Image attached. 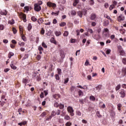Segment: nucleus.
<instances>
[{
  "label": "nucleus",
  "instance_id": "5fc2aeb1",
  "mask_svg": "<svg viewBox=\"0 0 126 126\" xmlns=\"http://www.w3.org/2000/svg\"><path fill=\"white\" fill-rule=\"evenodd\" d=\"M114 8H115V5L112 4V5H110V6L109 7V10H112Z\"/></svg>",
  "mask_w": 126,
  "mask_h": 126
},
{
  "label": "nucleus",
  "instance_id": "69168bd1",
  "mask_svg": "<svg viewBox=\"0 0 126 126\" xmlns=\"http://www.w3.org/2000/svg\"><path fill=\"white\" fill-rule=\"evenodd\" d=\"M122 72L123 73H124L125 75H126V68H124L123 69H122Z\"/></svg>",
  "mask_w": 126,
  "mask_h": 126
},
{
  "label": "nucleus",
  "instance_id": "4be33fe9",
  "mask_svg": "<svg viewBox=\"0 0 126 126\" xmlns=\"http://www.w3.org/2000/svg\"><path fill=\"white\" fill-rule=\"evenodd\" d=\"M77 14H78V16H79V17H80V18H81L82 17V15H83L82 11H78Z\"/></svg>",
  "mask_w": 126,
  "mask_h": 126
},
{
  "label": "nucleus",
  "instance_id": "8fccbe9b",
  "mask_svg": "<svg viewBox=\"0 0 126 126\" xmlns=\"http://www.w3.org/2000/svg\"><path fill=\"white\" fill-rule=\"evenodd\" d=\"M68 26L69 28H71V27H73V24L71 23H68Z\"/></svg>",
  "mask_w": 126,
  "mask_h": 126
},
{
  "label": "nucleus",
  "instance_id": "49530a36",
  "mask_svg": "<svg viewBox=\"0 0 126 126\" xmlns=\"http://www.w3.org/2000/svg\"><path fill=\"white\" fill-rule=\"evenodd\" d=\"M12 31L13 32V34H15L16 33H17V30L15 28H12Z\"/></svg>",
  "mask_w": 126,
  "mask_h": 126
},
{
  "label": "nucleus",
  "instance_id": "4c0bfd02",
  "mask_svg": "<svg viewBox=\"0 0 126 126\" xmlns=\"http://www.w3.org/2000/svg\"><path fill=\"white\" fill-rule=\"evenodd\" d=\"M55 77L56 80H60V75L59 74H55Z\"/></svg>",
  "mask_w": 126,
  "mask_h": 126
},
{
  "label": "nucleus",
  "instance_id": "0e129e2a",
  "mask_svg": "<svg viewBox=\"0 0 126 126\" xmlns=\"http://www.w3.org/2000/svg\"><path fill=\"white\" fill-rule=\"evenodd\" d=\"M61 114V111L60 110H58L56 112V115H57V116H59Z\"/></svg>",
  "mask_w": 126,
  "mask_h": 126
},
{
  "label": "nucleus",
  "instance_id": "2f4dec72",
  "mask_svg": "<svg viewBox=\"0 0 126 126\" xmlns=\"http://www.w3.org/2000/svg\"><path fill=\"white\" fill-rule=\"evenodd\" d=\"M64 119L66 121H69L70 120V117H69V116L66 115V116H64Z\"/></svg>",
  "mask_w": 126,
  "mask_h": 126
},
{
  "label": "nucleus",
  "instance_id": "7c9ffc66",
  "mask_svg": "<svg viewBox=\"0 0 126 126\" xmlns=\"http://www.w3.org/2000/svg\"><path fill=\"white\" fill-rule=\"evenodd\" d=\"M32 29V25L31 24H29L28 26V31H30Z\"/></svg>",
  "mask_w": 126,
  "mask_h": 126
},
{
  "label": "nucleus",
  "instance_id": "bf43d9fd",
  "mask_svg": "<svg viewBox=\"0 0 126 126\" xmlns=\"http://www.w3.org/2000/svg\"><path fill=\"white\" fill-rule=\"evenodd\" d=\"M52 118H53L52 117V116H49V117H47L46 119V121H51V120H52Z\"/></svg>",
  "mask_w": 126,
  "mask_h": 126
},
{
  "label": "nucleus",
  "instance_id": "a211bd4d",
  "mask_svg": "<svg viewBox=\"0 0 126 126\" xmlns=\"http://www.w3.org/2000/svg\"><path fill=\"white\" fill-rule=\"evenodd\" d=\"M60 14V11H57V12L55 13V12H52L51 14L52 15H55V16H58Z\"/></svg>",
  "mask_w": 126,
  "mask_h": 126
},
{
  "label": "nucleus",
  "instance_id": "6e6d98bb",
  "mask_svg": "<svg viewBox=\"0 0 126 126\" xmlns=\"http://www.w3.org/2000/svg\"><path fill=\"white\" fill-rule=\"evenodd\" d=\"M70 41H71V43L72 44H73V43H75V42H76V39H73V38H71Z\"/></svg>",
  "mask_w": 126,
  "mask_h": 126
},
{
  "label": "nucleus",
  "instance_id": "aec40b11",
  "mask_svg": "<svg viewBox=\"0 0 126 126\" xmlns=\"http://www.w3.org/2000/svg\"><path fill=\"white\" fill-rule=\"evenodd\" d=\"M78 2H79V0H74V2L73 3V6H76Z\"/></svg>",
  "mask_w": 126,
  "mask_h": 126
},
{
  "label": "nucleus",
  "instance_id": "09e8293b",
  "mask_svg": "<svg viewBox=\"0 0 126 126\" xmlns=\"http://www.w3.org/2000/svg\"><path fill=\"white\" fill-rule=\"evenodd\" d=\"M78 95L79 96H81V95H83V92L81 90H79L78 91Z\"/></svg>",
  "mask_w": 126,
  "mask_h": 126
},
{
  "label": "nucleus",
  "instance_id": "cd10ccee",
  "mask_svg": "<svg viewBox=\"0 0 126 126\" xmlns=\"http://www.w3.org/2000/svg\"><path fill=\"white\" fill-rule=\"evenodd\" d=\"M31 20L33 22H36V21H37V18H35V16H33L31 17Z\"/></svg>",
  "mask_w": 126,
  "mask_h": 126
},
{
  "label": "nucleus",
  "instance_id": "a878e982",
  "mask_svg": "<svg viewBox=\"0 0 126 126\" xmlns=\"http://www.w3.org/2000/svg\"><path fill=\"white\" fill-rule=\"evenodd\" d=\"M21 37H22V40L24 42H26L27 41V39L26 38L25 36H24V34H23V35H21Z\"/></svg>",
  "mask_w": 126,
  "mask_h": 126
},
{
  "label": "nucleus",
  "instance_id": "9d476101",
  "mask_svg": "<svg viewBox=\"0 0 126 126\" xmlns=\"http://www.w3.org/2000/svg\"><path fill=\"white\" fill-rule=\"evenodd\" d=\"M97 17V15H96V14L95 13H92V14L90 16V19L91 20H95L96 19V18Z\"/></svg>",
  "mask_w": 126,
  "mask_h": 126
},
{
  "label": "nucleus",
  "instance_id": "6ab92c4d",
  "mask_svg": "<svg viewBox=\"0 0 126 126\" xmlns=\"http://www.w3.org/2000/svg\"><path fill=\"white\" fill-rule=\"evenodd\" d=\"M68 34H69L68 31H65L63 33V36H64V37H67V36H68Z\"/></svg>",
  "mask_w": 126,
  "mask_h": 126
},
{
  "label": "nucleus",
  "instance_id": "f257e3e1",
  "mask_svg": "<svg viewBox=\"0 0 126 126\" xmlns=\"http://www.w3.org/2000/svg\"><path fill=\"white\" fill-rule=\"evenodd\" d=\"M18 15L20 19H22L24 21V22H26L27 21V19H26V14L21 12V13H18Z\"/></svg>",
  "mask_w": 126,
  "mask_h": 126
},
{
  "label": "nucleus",
  "instance_id": "f3484780",
  "mask_svg": "<svg viewBox=\"0 0 126 126\" xmlns=\"http://www.w3.org/2000/svg\"><path fill=\"white\" fill-rule=\"evenodd\" d=\"M53 97L54 98V99H56V100H58L59 98L61 97V95L59 94H56L53 95Z\"/></svg>",
  "mask_w": 126,
  "mask_h": 126
},
{
  "label": "nucleus",
  "instance_id": "1a4fd4ad",
  "mask_svg": "<svg viewBox=\"0 0 126 126\" xmlns=\"http://www.w3.org/2000/svg\"><path fill=\"white\" fill-rule=\"evenodd\" d=\"M103 33L104 36H105V37H107L109 33H110V31H109V29H108V28H104L103 30Z\"/></svg>",
  "mask_w": 126,
  "mask_h": 126
},
{
  "label": "nucleus",
  "instance_id": "72a5a7b5",
  "mask_svg": "<svg viewBox=\"0 0 126 126\" xmlns=\"http://www.w3.org/2000/svg\"><path fill=\"white\" fill-rule=\"evenodd\" d=\"M55 35L58 37L59 36H60V35H62V32H61L57 31L55 32Z\"/></svg>",
  "mask_w": 126,
  "mask_h": 126
},
{
  "label": "nucleus",
  "instance_id": "7ed1b4c3",
  "mask_svg": "<svg viewBox=\"0 0 126 126\" xmlns=\"http://www.w3.org/2000/svg\"><path fill=\"white\" fill-rule=\"evenodd\" d=\"M47 6L49 7H53V9H55L57 7V4L55 3H52L51 1H49L47 3Z\"/></svg>",
  "mask_w": 126,
  "mask_h": 126
},
{
  "label": "nucleus",
  "instance_id": "338daca9",
  "mask_svg": "<svg viewBox=\"0 0 126 126\" xmlns=\"http://www.w3.org/2000/svg\"><path fill=\"white\" fill-rule=\"evenodd\" d=\"M88 32H89V33L92 34V33H93V30L92 29H89L88 30Z\"/></svg>",
  "mask_w": 126,
  "mask_h": 126
},
{
  "label": "nucleus",
  "instance_id": "de8ad7c7",
  "mask_svg": "<svg viewBox=\"0 0 126 126\" xmlns=\"http://www.w3.org/2000/svg\"><path fill=\"white\" fill-rule=\"evenodd\" d=\"M94 3H95V2H94V0H90V5H94Z\"/></svg>",
  "mask_w": 126,
  "mask_h": 126
},
{
  "label": "nucleus",
  "instance_id": "4468645a",
  "mask_svg": "<svg viewBox=\"0 0 126 126\" xmlns=\"http://www.w3.org/2000/svg\"><path fill=\"white\" fill-rule=\"evenodd\" d=\"M0 14L1 15H6L7 14V12L5 10H3V11H0Z\"/></svg>",
  "mask_w": 126,
  "mask_h": 126
},
{
  "label": "nucleus",
  "instance_id": "39448f33",
  "mask_svg": "<svg viewBox=\"0 0 126 126\" xmlns=\"http://www.w3.org/2000/svg\"><path fill=\"white\" fill-rule=\"evenodd\" d=\"M125 19V16H124L123 14H120L119 16L117 17V21L119 22H121V21H124Z\"/></svg>",
  "mask_w": 126,
  "mask_h": 126
},
{
  "label": "nucleus",
  "instance_id": "ddd939ff",
  "mask_svg": "<svg viewBox=\"0 0 126 126\" xmlns=\"http://www.w3.org/2000/svg\"><path fill=\"white\" fill-rule=\"evenodd\" d=\"M110 115L111 117H115L116 116V112L114 111V109H111Z\"/></svg>",
  "mask_w": 126,
  "mask_h": 126
},
{
  "label": "nucleus",
  "instance_id": "680f3d73",
  "mask_svg": "<svg viewBox=\"0 0 126 126\" xmlns=\"http://www.w3.org/2000/svg\"><path fill=\"white\" fill-rule=\"evenodd\" d=\"M111 49H107L106 51V54H107V55H109V54L111 53Z\"/></svg>",
  "mask_w": 126,
  "mask_h": 126
},
{
  "label": "nucleus",
  "instance_id": "423d86ee",
  "mask_svg": "<svg viewBox=\"0 0 126 126\" xmlns=\"http://www.w3.org/2000/svg\"><path fill=\"white\" fill-rule=\"evenodd\" d=\"M32 78H33V79H36V81H40V80H41V77H40V74H33Z\"/></svg>",
  "mask_w": 126,
  "mask_h": 126
},
{
  "label": "nucleus",
  "instance_id": "c85d7f7f",
  "mask_svg": "<svg viewBox=\"0 0 126 126\" xmlns=\"http://www.w3.org/2000/svg\"><path fill=\"white\" fill-rule=\"evenodd\" d=\"M57 70L58 71V74H59V75H62V69L58 68Z\"/></svg>",
  "mask_w": 126,
  "mask_h": 126
},
{
  "label": "nucleus",
  "instance_id": "20e7f679",
  "mask_svg": "<svg viewBox=\"0 0 126 126\" xmlns=\"http://www.w3.org/2000/svg\"><path fill=\"white\" fill-rule=\"evenodd\" d=\"M34 9L35 11H37V12H39L42 9V8L41 7V6L38 5V4H34Z\"/></svg>",
  "mask_w": 126,
  "mask_h": 126
},
{
  "label": "nucleus",
  "instance_id": "393cba45",
  "mask_svg": "<svg viewBox=\"0 0 126 126\" xmlns=\"http://www.w3.org/2000/svg\"><path fill=\"white\" fill-rule=\"evenodd\" d=\"M59 108L61 110H63V109H64V105L62 103H59Z\"/></svg>",
  "mask_w": 126,
  "mask_h": 126
},
{
  "label": "nucleus",
  "instance_id": "a18cd8bd",
  "mask_svg": "<svg viewBox=\"0 0 126 126\" xmlns=\"http://www.w3.org/2000/svg\"><path fill=\"white\" fill-rule=\"evenodd\" d=\"M59 105H60V103L58 102L54 103V107H55V108H59Z\"/></svg>",
  "mask_w": 126,
  "mask_h": 126
},
{
  "label": "nucleus",
  "instance_id": "603ef678",
  "mask_svg": "<svg viewBox=\"0 0 126 126\" xmlns=\"http://www.w3.org/2000/svg\"><path fill=\"white\" fill-rule=\"evenodd\" d=\"M40 34H41V35H44V34H45V30L44 29L42 28L41 29Z\"/></svg>",
  "mask_w": 126,
  "mask_h": 126
},
{
  "label": "nucleus",
  "instance_id": "864d4df0",
  "mask_svg": "<svg viewBox=\"0 0 126 126\" xmlns=\"http://www.w3.org/2000/svg\"><path fill=\"white\" fill-rule=\"evenodd\" d=\"M35 4H38V5H41L43 4V2L41 0H39L38 1L37 3H35Z\"/></svg>",
  "mask_w": 126,
  "mask_h": 126
},
{
  "label": "nucleus",
  "instance_id": "f8f14e48",
  "mask_svg": "<svg viewBox=\"0 0 126 126\" xmlns=\"http://www.w3.org/2000/svg\"><path fill=\"white\" fill-rule=\"evenodd\" d=\"M22 82L25 85V86H26V84L29 83L28 79L25 78H23Z\"/></svg>",
  "mask_w": 126,
  "mask_h": 126
},
{
  "label": "nucleus",
  "instance_id": "2eb2a0df",
  "mask_svg": "<svg viewBox=\"0 0 126 126\" xmlns=\"http://www.w3.org/2000/svg\"><path fill=\"white\" fill-rule=\"evenodd\" d=\"M109 20H104L103 21V26H108V25L109 24Z\"/></svg>",
  "mask_w": 126,
  "mask_h": 126
},
{
  "label": "nucleus",
  "instance_id": "5701e85b",
  "mask_svg": "<svg viewBox=\"0 0 126 126\" xmlns=\"http://www.w3.org/2000/svg\"><path fill=\"white\" fill-rule=\"evenodd\" d=\"M43 20L42 18H39L37 20V22L39 25H40V24L43 23Z\"/></svg>",
  "mask_w": 126,
  "mask_h": 126
},
{
  "label": "nucleus",
  "instance_id": "0eeeda50",
  "mask_svg": "<svg viewBox=\"0 0 126 126\" xmlns=\"http://www.w3.org/2000/svg\"><path fill=\"white\" fill-rule=\"evenodd\" d=\"M119 94L121 98H125V97H126V91H125V90H121Z\"/></svg>",
  "mask_w": 126,
  "mask_h": 126
},
{
  "label": "nucleus",
  "instance_id": "774afa93",
  "mask_svg": "<svg viewBox=\"0 0 126 126\" xmlns=\"http://www.w3.org/2000/svg\"><path fill=\"white\" fill-rule=\"evenodd\" d=\"M124 64H126V58H124L122 60Z\"/></svg>",
  "mask_w": 126,
  "mask_h": 126
},
{
  "label": "nucleus",
  "instance_id": "473e14b6",
  "mask_svg": "<svg viewBox=\"0 0 126 126\" xmlns=\"http://www.w3.org/2000/svg\"><path fill=\"white\" fill-rule=\"evenodd\" d=\"M120 89H121V85L120 84H119L118 85H117L116 88H115V90L116 91H119V90H120Z\"/></svg>",
  "mask_w": 126,
  "mask_h": 126
},
{
  "label": "nucleus",
  "instance_id": "b1692460",
  "mask_svg": "<svg viewBox=\"0 0 126 126\" xmlns=\"http://www.w3.org/2000/svg\"><path fill=\"white\" fill-rule=\"evenodd\" d=\"M60 27H63V26H65L66 25V23L64 22H62L59 24Z\"/></svg>",
  "mask_w": 126,
  "mask_h": 126
},
{
  "label": "nucleus",
  "instance_id": "052dcab7",
  "mask_svg": "<svg viewBox=\"0 0 126 126\" xmlns=\"http://www.w3.org/2000/svg\"><path fill=\"white\" fill-rule=\"evenodd\" d=\"M4 29V26L3 25H0V30H3Z\"/></svg>",
  "mask_w": 126,
  "mask_h": 126
},
{
  "label": "nucleus",
  "instance_id": "412c9836",
  "mask_svg": "<svg viewBox=\"0 0 126 126\" xmlns=\"http://www.w3.org/2000/svg\"><path fill=\"white\" fill-rule=\"evenodd\" d=\"M18 45L20 47H24V46H25V43L23 42H18Z\"/></svg>",
  "mask_w": 126,
  "mask_h": 126
},
{
  "label": "nucleus",
  "instance_id": "13d9d810",
  "mask_svg": "<svg viewBox=\"0 0 126 126\" xmlns=\"http://www.w3.org/2000/svg\"><path fill=\"white\" fill-rule=\"evenodd\" d=\"M100 107L101 108V109H105V108H106V105L105 103H103L102 105L100 106Z\"/></svg>",
  "mask_w": 126,
  "mask_h": 126
},
{
  "label": "nucleus",
  "instance_id": "c9c22d12",
  "mask_svg": "<svg viewBox=\"0 0 126 126\" xmlns=\"http://www.w3.org/2000/svg\"><path fill=\"white\" fill-rule=\"evenodd\" d=\"M122 104L121 103H119L118 104H117V109L118 111H121V108H122Z\"/></svg>",
  "mask_w": 126,
  "mask_h": 126
},
{
  "label": "nucleus",
  "instance_id": "58836bf2",
  "mask_svg": "<svg viewBox=\"0 0 126 126\" xmlns=\"http://www.w3.org/2000/svg\"><path fill=\"white\" fill-rule=\"evenodd\" d=\"M96 115L98 118H102V115H101V114H100V112H99V111L96 112Z\"/></svg>",
  "mask_w": 126,
  "mask_h": 126
},
{
  "label": "nucleus",
  "instance_id": "f704fd0d",
  "mask_svg": "<svg viewBox=\"0 0 126 126\" xmlns=\"http://www.w3.org/2000/svg\"><path fill=\"white\" fill-rule=\"evenodd\" d=\"M96 90H98V91H100L101 89H102V85H99L96 87Z\"/></svg>",
  "mask_w": 126,
  "mask_h": 126
},
{
  "label": "nucleus",
  "instance_id": "bb28decb",
  "mask_svg": "<svg viewBox=\"0 0 126 126\" xmlns=\"http://www.w3.org/2000/svg\"><path fill=\"white\" fill-rule=\"evenodd\" d=\"M71 15H72V16H75V15H76V12L75 11V10H71Z\"/></svg>",
  "mask_w": 126,
  "mask_h": 126
},
{
  "label": "nucleus",
  "instance_id": "9b49d317",
  "mask_svg": "<svg viewBox=\"0 0 126 126\" xmlns=\"http://www.w3.org/2000/svg\"><path fill=\"white\" fill-rule=\"evenodd\" d=\"M50 42L51 43H53V44H54V45H57V42L56 40V39H55V38L54 37H52L50 39Z\"/></svg>",
  "mask_w": 126,
  "mask_h": 126
},
{
  "label": "nucleus",
  "instance_id": "ea45409f",
  "mask_svg": "<svg viewBox=\"0 0 126 126\" xmlns=\"http://www.w3.org/2000/svg\"><path fill=\"white\" fill-rule=\"evenodd\" d=\"M42 46L44 48V49H47L48 48V46H47V44H45V42H43L42 43Z\"/></svg>",
  "mask_w": 126,
  "mask_h": 126
},
{
  "label": "nucleus",
  "instance_id": "e433bc0d",
  "mask_svg": "<svg viewBox=\"0 0 126 126\" xmlns=\"http://www.w3.org/2000/svg\"><path fill=\"white\" fill-rule=\"evenodd\" d=\"M90 100L91 101H95V98L94 97V96L91 95V96H90Z\"/></svg>",
  "mask_w": 126,
  "mask_h": 126
},
{
  "label": "nucleus",
  "instance_id": "dca6fc26",
  "mask_svg": "<svg viewBox=\"0 0 126 126\" xmlns=\"http://www.w3.org/2000/svg\"><path fill=\"white\" fill-rule=\"evenodd\" d=\"M10 66H11V67L12 69H14V70H15V69H17V67H16L15 65H14V64H13V63H12V62L10 64Z\"/></svg>",
  "mask_w": 126,
  "mask_h": 126
},
{
  "label": "nucleus",
  "instance_id": "e2e57ef3",
  "mask_svg": "<svg viewBox=\"0 0 126 126\" xmlns=\"http://www.w3.org/2000/svg\"><path fill=\"white\" fill-rule=\"evenodd\" d=\"M60 56H61L62 59H64L65 56H64V54H63V53H60Z\"/></svg>",
  "mask_w": 126,
  "mask_h": 126
},
{
  "label": "nucleus",
  "instance_id": "37998d69",
  "mask_svg": "<svg viewBox=\"0 0 126 126\" xmlns=\"http://www.w3.org/2000/svg\"><path fill=\"white\" fill-rule=\"evenodd\" d=\"M75 87L74 86H72L70 88V91L71 92H73V91H74L75 90Z\"/></svg>",
  "mask_w": 126,
  "mask_h": 126
},
{
  "label": "nucleus",
  "instance_id": "f03ea898",
  "mask_svg": "<svg viewBox=\"0 0 126 126\" xmlns=\"http://www.w3.org/2000/svg\"><path fill=\"white\" fill-rule=\"evenodd\" d=\"M67 111L70 114V116L73 117L74 116V110L71 106H68L67 108Z\"/></svg>",
  "mask_w": 126,
  "mask_h": 126
},
{
  "label": "nucleus",
  "instance_id": "4d7b16f0",
  "mask_svg": "<svg viewBox=\"0 0 126 126\" xmlns=\"http://www.w3.org/2000/svg\"><path fill=\"white\" fill-rule=\"evenodd\" d=\"M38 51H44V48H43V47H42V46H39V47H38Z\"/></svg>",
  "mask_w": 126,
  "mask_h": 126
},
{
  "label": "nucleus",
  "instance_id": "a19ab883",
  "mask_svg": "<svg viewBox=\"0 0 126 126\" xmlns=\"http://www.w3.org/2000/svg\"><path fill=\"white\" fill-rule=\"evenodd\" d=\"M119 53H120L121 56H124L125 55V51L123 50H120L119 51Z\"/></svg>",
  "mask_w": 126,
  "mask_h": 126
},
{
  "label": "nucleus",
  "instance_id": "3c124183",
  "mask_svg": "<svg viewBox=\"0 0 126 126\" xmlns=\"http://www.w3.org/2000/svg\"><path fill=\"white\" fill-rule=\"evenodd\" d=\"M71 125H72V124L71 122H67L65 124V126H71Z\"/></svg>",
  "mask_w": 126,
  "mask_h": 126
},
{
  "label": "nucleus",
  "instance_id": "c03bdc74",
  "mask_svg": "<svg viewBox=\"0 0 126 126\" xmlns=\"http://www.w3.org/2000/svg\"><path fill=\"white\" fill-rule=\"evenodd\" d=\"M56 112H55V111H52V112H51V115H50V116H51V117L53 118V117H55V116H56Z\"/></svg>",
  "mask_w": 126,
  "mask_h": 126
},
{
  "label": "nucleus",
  "instance_id": "6e6552de",
  "mask_svg": "<svg viewBox=\"0 0 126 126\" xmlns=\"http://www.w3.org/2000/svg\"><path fill=\"white\" fill-rule=\"evenodd\" d=\"M32 9V7L29 6H26L24 7V12H26L28 13V11H30Z\"/></svg>",
  "mask_w": 126,
  "mask_h": 126
},
{
  "label": "nucleus",
  "instance_id": "79ce46f5",
  "mask_svg": "<svg viewBox=\"0 0 126 126\" xmlns=\"http://www.w3.org/2000/svg\"><path fill=\"white\" fill-rule=\"evenodd\" d=\"M53 64L51 63L49 65V69L51 71H53Z\"/></svg>",
  "mask_w": 126,
  "mask_h": 126
},
{
  "label": "nucleus",
  "instance_id": "c756f323",
  "mask_svg": "<svg viewBox=\"0 0 126 126\" xmlns=\"http://www.w3.org/2000/svg\"><path fill=\"white\" fill-rule=\"evenodd\" d=\"M14 56V54L12 52H9L8 54V58L11 59V57H13Z\"/></svg>",
  "mask_w": 126,
  "mask_h": 126
}]
</instances>
